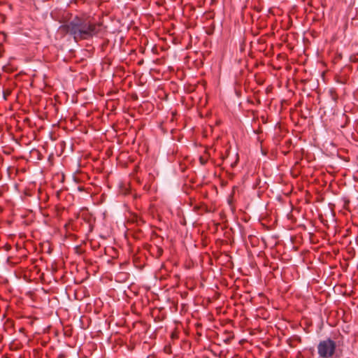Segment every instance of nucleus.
Instances as JSON below:
<instances>
[{
    "instance_id": "f257e3e1",
    "label": "nucleus",
    "mask_w": 358,
    "mask_h": 358,
    "mask_svg": "<svg viewBox=\"0 0 358 358\" xmlns=\"http://www.w3.org/2000/svg\"><path fill=\"white\" fill-rule=\"evenodd\" d=\"M58 31L63 36H73L77 42L99 35L104 31V27L102 22L96 21L91 15L83 13L60 25Z\"/></svg>"
},
{
    "instance_id": "f03ea898",
    "label": "nucleus",
    "mask_w": 358,
    "mask_h": 358,
    "mask_svg": "<svg viewBox=\"0 0 358 358\" xmlns=\"http://www.w3.org/2000/svg\"><path fill=\"white\" fill-rule=\"evenodd\" d=\"M342 353L336 341L330 337L320 341L317 345L318 358H342Z\"/></svg>"
},
{
    "instance_id": "7ed1b4c3",
    "label": "nucleus",
    "mask_w": 358,
    "mask_h": 358,
    "mask_svg": "<svg viewBox=\"0 0 358 358\" xmlns=\"http://www.w3.org/2000/svg\"><path fill=\"white\" fill-rule=\"evenodd\" d=\"M153 250H156V257L157 258H159L162 255H163V249L159 247V246H157V245H155L153 248H152Z\"/></svg>"
},
{
    "instance_id": "20e7f679",
    "label": "nucleus",
    "mask_w": 358,
    "mask_h": 358,
    "mask_svg": "<svg viewBox=\"0 0 358 358\" xmlns=\"http://www.w3.org/2000/svg\"><path fill=\"white\" fill-rule=\"evenodd\" d=\"M179 334L180 331L175 329L171 334V339L172 341H174L175 340H178L179 338Z\"/></svg>"
},
{
    "instance_id": "39448f33",
    "label": "nucleus",
    "mask_w": 358,
    "mask_h": 358,
    "mask_svg": "<svg viewBox=\"0 0 358 358\" xmlns=\"http://www.w3.org/2000/svg\"><path fill=\"white\" fill-rule=\"evenodd\" d=\"M205 208V206L203 205H196L194 206L193 210L194 212H196L198 214H202L204 211L203 209Z\"/></svg>"
},
{
    "instance_id": "423d86ee",
    "label": "nucleus",
    "mask_w": 358,
    "mask_h": 358,
    "mask_svg": "<svg viewBox=\"0 0 358 358\" xmlns=\"http://www.w3.org/2000/svg\"><path fill=\"white\" fill-rule=\"evenodd\" d=\"M207 162H208V157H205V156H200L199 157V162L201 163V165L206 164Z\"/></svg>"
},
{
    "instance_id": "0eeeda50",
    "label": "nucleus",
    "mask_w": 358,
    "mask_h": 358,
    "mask_svg": "<svg viewBox=\"0 0 358 358\" xmlns=\"http://www.w3.org/2000/svg\"><path fill=\"white\" fill-rule=\"evenodd\" d=\"M10 94H11V90H10L7 89V90H4V91H3V98H4V99H6H6H7V97H8V96H10Z\"/></svg>"
},
{
    "instance_id": "6e6552de",
    "label": "nucleus",
    "mask_w": 358,
    "mask_h": 358,
    "mask_svg": "<svg viewBox=\"0 0 358 358\" xmlns=\"http://www.w3.org/2000/svg\"><path fill=\"white\" fill-rule=\"evenodd\" d=\"M136 222L139 226L145 223L144 220L141 217H139V218L136 217Z\"/></svg>"
},
{
    "instance_id": "1a4fd4ad",
    "label": "nucleus",
    "mask_w": 358,
    "mask_h": 358,
    "mask_svg": "<svg viewBox=\"0 0 358 358\" xmlns=\"http://www.w3.org/2000/svg\"><path fill=\"white\" fill-rule=\"evenodd\" d=\"M3 52H4L3 48L2 45H0V58L3 57Z\"/></svg>"
},
{
    "instance_id": "9d476101",
    "label": "nucleus",
    "mask_w": 358,
    "mask_h": 358,
    "mask_svg": "<svg viewBox=\"0 0 358 358\" xmlns=\"http://www.w3.org/2000/svg\"><path fill=\"white\" fill-rule=\"evenodd\" d=\"M0 34L3 36L4 41H6V39L7 38V34L6 32H4V31H0Z\"/></svg>"
},
{
    "instance_id": "9b49d317",
    "label": "nucleus",
    "mask_w": 358,
    "mask_h": 358,
    "mask_svg": "<svg viewBox=\"0 0 358 358\" xmlns=\"http://www.w3.org/2000/svg\"><path fill=\"white\" fill-rule=\"evenodd\" d=\"M350 203V201L349 200H345V208H346V206L348 205Z\"/></svg>"
},
{
    "instance_id": "f8f14e48",
    "label": "nucleus",
    "mask_w": 358,
    "mask_h": 358,
    "mask_svg": "<svg viewBox=\"0 0 358 358\" xmlns=\"http://www.w3.org/2000/svg\"><path fill=\"white\" fill-rule=\"evenodd\" d=\"M0 16L3 18V20L4 21V20H5V19H6V16H5V15H3V14H1V13H0Z\"/></svg>"
},
{
    "instance_id": "ddd939ff",
    "label": "nucleus",
    "mask_w": 358,
    "mask_h": 358,
    "mask_svg": "<svg viewBox=\"0 0 358 358\" xmlns=\"http://www.w3.org/2000/svg\"><path fill=\"white\" fill-rule=\"evenodd\" d=\"M78 189H79L80 191H83V187H78Z\"/></svg>"
},
{
    "instance_id": "4468645a",
    "label": "nucleus",
    "mask_w": 358,
    "mask_h": 358,
    "mask_svg": "<svg viewBox=\"0 0 358 358\" xmlns=\"http://www.w3.org/2000/svg\"><path fill=\"white\" fill-rule=\"evenodd\" d=\"M2 196V192H1V190H0V196Z\"/></svg>"
}]
</instances>
